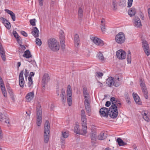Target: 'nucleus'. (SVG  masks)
<instances>
[{
  "label": "nucleus",
  "instance_id": "f257e3e1",
  "mask_svg": "<svg viewBox=\"0 0 150 150\" xmlns=\"http://www.w3.org/2000/svg\"><path fill=\"white\" fill-rule=\"evenodd\" d=\"M47 44L49 47L52 51H57L59 49V43L54 38H51L48 39Z\"/></svg>",
  "mask_w": 150,
  "mask_h": 150
},
{
  "label": "nucleus",
  "instance_id": "f03ea898",
  "mask_svg": "<svg viewBox=\"0 0 150 150\" xmlns=\"http://www.w3.org/2000/svg\"><path fill=\"white\" fill-rule=\"evenodd\" d=\"M37 111V125L40 126L42 122V111L41 106L40 103L38 102L36 107Z\"/></svg>",
  "mask_w": 150,
  "mask_h": 150
},
{
  "label": "nucleus",
  "instance_id": "7ed1b4c3",
  "mask_svg": "<svg viewBox=\"0 0 150 150\" xmlns=\"http://www.w3.org/2000/svg\"><path fill=\"white\" fill-rule=\"evenodd\" d=\"M50 126L49 122L46 120L44 125V142L47 143L48 142L49 136V134L50 133Z\"/></svg>",
  "mask_w": 150,
  "mask_h": 150
},
{
  "label": "nucleus",
  "instance_id": "20e7f679",
  "mask_svg": "<svg viewBox=\"0 0 150 150\" xmlns=\"http://www.w3.org/2000/svg\"><path fill=\"white\" fill-rule=\"evenodd\" d=\"M114 78L112 77H108L106 81V83L107 84H119L121 83L122 79L120 78L118 75H116Z\"/></svg>",
  "mask_w": 150,
  "mask_h": 150
},
{
  "label": "nucleus",
  "instance_id": "39448f33",
  "mask_svg": "<svg viewBox=\"0 0 150 150\" xmlns=\"http://www.w3.org/2000/svg\"><path fill=\"white\" fill-rule=\"evenodd\" d=\"M118 115V111L117 107L115 105H112L109 108L108 115L113 119L117 117Z\"/></svg>",
  "mask_w": 150,
  "mask_h": 150
},
{
  "label": "nucleus",
  "instance_id": "423d86ee",
  "mask_svg": "<svg viewBox=\"0 0 150 150\" xmlns=\"http://www.w3.org/2000/svg\"><path fill=\"white\" fill-rule=\"evenodd\" d=\"M116 42L118 44H121L124 43L125 40L124 34L122 32L119 33L115 36Z\"/></svg>",
  "mask_w": 150,
  "mask_h": 150
},
{
  "label": "nucleus",
  "instance_id": "0eeeda50",
  "mask_svg": "<svg viewBox=\"0 0 150 150\" xmlns=\"http://www.w3.org/2000/svg\"><path fill=\"white\" fill-rule=\"evenodd\" d=\"M67 99L68 104L71 106L72 103V90L70 85H68L67 91Z\"/></svg>",
  "mask_w": 150,
  "mask_h": 150
},
{
  "label": "nucleus",
  "instance_id": "6e6552de",
  "mask_svg": "<svg viewBox=\"0 0 150 150\" xmlns=\"http://www.w3.org/2000/svg\"><path fill=\"white\" fill-rule=\"evenodd\" d=\"M142 47L144 52L147 56H149L150 54V49L149 44L145 40H144L142 42Z\"/></svg>",
  "mask_w": 150,
  "mask_h": 150
},
{
  "label": "nucleus",
  "instance_id": "1a4fd4ad",
  "mask_svg": "<svg viewBox=\"0 0 150 150\" xmlns=\"http://www.w3.org/2000/svg\"><path fill=\"white\" fill-rule=\"evenodd\" d=\"M90 38L93 42L96 45L102 46L104 45L103 41L98 38L91 36L90 37Z\"/></svg>",
  "mask_w": 150,
  "mask_h": 150
},
{
  "label": "nucleus",
  "instance_id": "9d476101",
  "mask_svg": "<svg viewBox=\"0 0 150 150\" xmlns=\"http://www.w3.org/2000/svg\"><path fill=\"white\" fill-rule=\"evenodd\" d=\"M116 56L117 57L120 59H124L126 56V53L124 51L120 50L116 52Z\"/></svg>",
  "mask_w": 150,
  "mask_h": 150
},
{
  "label": "nucleus",
  "instance_id": "9b49d317",
  "mask_svg": "<svg viewBox=\"0 0 150 150\" xmlns=\"http://www.w3.org/2000/svg\"><path fill=\"white\" fill-rule=\"evenodd\" d=\"M109 110L106 108H101L99 112L101 116L108 117V115Z\"/></svg>",
  "mask_w": 150,
  "mask_h": 150
},
{
  "label": "nucleus",
  "instance_id": "f8f14e48",
  "mask_svg": "<svg viewBox=\"0 0 150 150\" xmlns=\"http://www.w3.org/2000/svg\"><path fill=\"white\" fill-rule=\"evenodd\" d=\"M74 132L77 134H81L83 135H85L87 133V131L86 130V132L83 130V132L81 131H80L79 129V126L78 123H76L75 125L74 130Z\"/></svg>",
  "mask_w": 150,
  "mask_h": 150
},
{
  "label": "nucleus",
  "instance_id": "ddd939ff",
  "mask_svg": "<svg viewBox=\"0 0 150 150\" xmlns=\"http://www.w3.org/2000/svg\"><path fill=\"white\" fill-rule=\"evenodd\" d=\"M84 105L86 110L87 112L88 113V115H90L89 114L91 112V106L88 100L87 99H86L84 101Z\"/></svg>",
  "mask_w": 150,
  "mask_h": 150
},
{
  "label": "nucleus",
  "instance_id": "4468645a",
  "mask_svg": "<svg viewBox=\"0 0 150 150\" xmlns=\"http://www.w3.org/2000/svg\"><path fill=\"white\" fill-rule=\"evenodd\" d=\"M82 121V130L84 131L85 133L86 132V130L87 131V119L86 117L81 118Z\"/></svg>",
  "mask_w": 150,
  "mask_h": 150
},
{
  "label": "nucleus",
  "instance_id": "2eb2a0df",
  "mask_svg": "<svg viewBox=\"0 0 150 150\" xmlns=\"http://www.w3.org/2000/svg\"><path fill=\"white\" fill-rule=\"evenodd\" d=\"M34 94L33 92H30L28 93L25 96L26 100L28 102H30L34 98Z\"/></svg>",
  "mask_w": 150,
  "mask_h": 150
},
{
  "label": "nucleus",
  "instance_id": "dca6fc26",
  "mask_svg": "<svg viewBox=\"0 0 150 150\" xmlns=\"http://www.w3.org/2000/svg\"><path fill=\"white\" fill-rule=\"evenodd\" d=\"M134 26L137 27L139 28L142 26L140 18L137 16H135L134 18Z\"/></svg>",
  "mask_w": 150,
  "mask_h": 150
},
{
  "label": "nucleus",
  "instance_id": "f3484780",
  "mask_svg": "<svg viewBox=\"0 0 150 150\" xmlns=\"http://www.w3.org/2000/svg\"><path fill=\"white\" fill-rule=\"evenodd\" d=\"M141 113L144 120L147 122L150 121V119L149 117V115L148 114V111L146 110L143 111Z\"/></svg>",
  "mask_w": 150,
  "mask_h": 150
},
{
  "label": "nucleus",
  "instance_id": "a211bd4d",
  "mask_svg": "<svg viewBox=\"0 0 150 150\" xmlns=\"http://www.w3.org/2000/svg\"><path fill=\"white\" fill-rule=\"evenodd\" d=\"M31 33L35 38L38 37L39 34V30L37 27H34L32 30Z\"/></svg>",
  "mask_w": 150,
  "mask_h": 150
},
{
  "label": "nucleus",
  "instance_id": "6ab92c4d",
  "mask_svg": "<svg viewBox=\"0 0 150 150\" xmlns=\"http://www.w3.org/2000/svg\"><path fill=\"white\" fill-rule=\"evenodd\" d=\"M50 77L49 75L47 74H45L43 76L42 79V82L44 84H45L47 83L50 80Z\"/></svg>",
  "mask_w": 150,
  "mask_h": 150
},
{
  "label": "nucleus",
  "instance_id": "aec40b11",
  "mask_svg": "<svg viewBox=\"0 0 150 150\" xmlns=\"http://www.w3.org/2000/svg\"><path fill=\"white\" fill-rule=\"evenodd\" d=\"M60 96L61 97V100L62 103L63 104H64L66 102V98L65 96V92L64 90L62 89L61 90Z\"/></svg>",
  "mask_w": 150,
  "mask_h": 150
},
{
  "label": "nucleus",
  "instance_id": "412c9836",
  "mask_svg": "<svg viewBox=\"0 0 150 150\" xmlns=\"http://www.w3.org/2000/svg\"><path fill=\"white\" fill-rule=\"evenodd\" d=\"M136 12V9L134 7H133L129 9L128 13L130 17H132L135 15Z\"/></svg>",
  "mask_w": 150,
  "mask_h": 150
},
{
  "label": "nucleus",
  "instance_id": "4be33fe9",
  "mask_svg": "<svg viewBox=\"0 0 150 150\" xmlns=\"http://www.w3.org/2000/svg\"><path fill=\"white\" fill-rule=\"evenodd\" d=\"M23 70H22L19 75V84H24V81L23 76Z\"/></svg>",
  "mask_w": 150,
  "mask_h": 150
},
{
  "label": "nucleus",
  "instance_id": "5701e85b",
  "mask_svg": "<svg viewBox=\"0 0 150 150\" xmlns=\"http://www.w3.org/2000/svg\"><path fill=\"white\" fill-rule=\"evenodd\" d=\"M133 96L134 100L136 103L138 104H141V102L140 101L139 97L137 94L136 93H133Z\"/></svg>",
  "mask_w": 150,
  "mask_h": 150
},
{
  "label": "nucleus",
  "instance_id": "b1692460",
  "mask_svg": "<svg viewBox=\"0 0 150 150\" xmlns=\"http://www.w3.org/2000/svg\"><path fill=\"white\" fill-rule=\"evenodd\" d=\"M5 11L8 13L9 14L13 21H15L16 20V16L14 13L12 11L8 9H5Z\"/></svg>",
  "mask_w": 150,
  "mask_h": 150
},
{
  "label": "nucleus",
  "instance_id": "393cba45",
  "mask_svg": "<svg viewBox=\"0 0 150 150\" xmlns=\"http://www.w3.org/2000/svg\"><path fill=\"white\" fill-rule=\"evenodd\" d=\"M107 137V134L102 132L98 136V139L100 140L105 139Z\"/></svg>",
  "mask_w": 150,
  "mask_h": 150
},
{
  "label": "nucleus",
  "instance_id": "a878e982",
  "mask_svg": "<svg viewBox=\"0 0 150 150\" xmlns=\"http://www.w3.org/2000/svg\"><path fill=\"white\" fill-rule=\"evenodd\" d=\"M0 54L3 61H5L6 60V55L3 48L0 49Z\"/></svg>",
  "mask_w": 150,
  "mask_h": 150
},
{
  "label": "nucleus",
  "instance_id": "bb28decb",
  "mask_svg": "<svg viewBox=\"0 0 150 150\" xmlns=\"http://www.w3.org/2000/svg\"><path fill=\"white\" fill-rule=\"evenodd\" d=\"M79 36L78 34H76L74 36V41L75 45L78 46L79 45L80 41L79 39Z\"/></svg>",
  "mask_w": 150,
  "mask_h": 150
},
{
  "label": "nucleus",
  "instance_id": "cd10ccee",
  "mask_svg": "<svg viewBox=\"0 0 150 150\" xmlns=\"http://www.w3.org/2000/svg\"><path fill=\"white\" fill-rule=\"evenodd\" d=\"M4 85H1L0 87L2 93L4 96L6 98L7 97V94Z\"/></svg>",
  "mask_w": 150,
  "mask_h": 150
},
{
  "label": "nucleus",
  "instance_id": "c85d7f7f",
  "mask_svg": "<svg viewBox=\"0 0 150 150\" xmlns=\"http://www.w3.org/2000/svg\"><path fill=\"white\" fill-rule=\"evenodd\" d=\"M23 56L27 58H29L32 57V55L30 54V51L27 50L25 51Z\"/></svg>",
  "mask_w": 150,
  "mask_h": 150
},
{
  "label": "nucleus",
  "instance_id": "c756f323",
  "mask_svg": "<svg viewBox=\"0 0 150 150\" xmlns=\"http://www.w3.org/2000/svg\"><path fill=\"white\" fill-rule=\"evenodd\" d=\"M117 142L118 143V144L120 146H122L126 145L127 143L123 141L120 138H118L117 139Z\"/></svg>",
  "mask_w": 150,
  "mask_h": 150
},
{
  "label": "nucleus",
  "instance_id": "7c9ffc66",
  "mask_svg": "<svg viewBox=\"0 0 150 150\" xmlns=\"http://www.w3.org/2000/svg\"><path fill=\"white\" fill-rule=\"evenodd\" d=\"M83 96L86 99H87L86 98L88 97L89 96V94L87 92V90L86 88H83Z\"/></svg>",
  "mask_w": 150,
  "mask_h": 150
},
{
  "label": "nucleus",
  "instance_id": "2f4dec72",
  "mask_svg": "<svg viewBox=\"0 0 150 150\" xmlns=\"http://www.w3.org/2000/svg\"><path fill=\"white\" fill-rule=\"evenodd\" d=\"M97 57L99 60L101 61H103L104 60L103 54L100 52L98 53Z\"/></svg>",
  "mask_w": 150,
  "mask_h": 150
},
{
  "label": "nucleus",
  "instance_id": "473e14b6",
  "mask_svg": "<svg viewBox=\"0 0 150 150\" xmlns=\"http://www.w3.org/2000/svg\"><path fill=\"white\" fill-rule=\"evenodd\" d=\"M127 59L128 63H130L131 61V52L129 50L128 51L127 55Z\"/></svg>",
  "mask_w": 150,
  "mask_h": 150
},
{
  "label": "nucleus",
  "instance_id": "72a5a7b5",
  "mask_svg": "<svg viewBox=\"0 0 150 150\" xmlns=\"http://www.w3.org/2000/svg\"><path fill=\"white\" fill-rule=\"evenodd\" d=\"M118 4L119 6L123 7L126 5V0H120V2L118 3Z\"/></svg>",
  "mask_w": 150,
  "mask_h": 150
},
{
  "label": "nucleus",
  "instance_id": "f704fd0d",
  "mask_svg": "<svg viewBox=\"0 0 150 150\" xmlns=\"http://www.w3.org/2000/svg\"><path fill=\"white\" fill-rule=\"evenodd\" d=\"M78 14L79 18H81L83 16V10L80 7L78 11Z\"/></svg>",
  "mask_w": 150,
  "mask_h": 150
},
{
  "label": "nucleus",
  "instance_id": "c9c22d12",
  "mask_svg": "<svg viewBox=\"0 0 150 150\" xmlns=\"http://www.w3.org/2000/svg\"><path fill=\"white\" fill-rule=\"evenodd\" d=\"M69 136L68 133L62 131L61 137H64V138H67Z\"/></svg>",
  "mask_w": 150,
  "mask_h": 150
},
{
  "label": "nucleus",
  "instance_id": "e433bc0d",
  "mask_svg": "<svg viewBox=\"0 0 150 150\" xmlns=\"http://www.w3.org/2000/svg\"><path fill=\"white\" fill-rule=\"evenodd\" d=\"M63 33V34H60V42H65V37L64 35V33L63 31H62Z\"/></svg>",
  "mask_w": 150,
  "mask_h": 150
},
{
  "label": "nucleus",
  "instance_id": "4c0bfd02",
  "mask_svg": "<svg viewBox=\"0 0 150 150\" xmlns=\"http://www.w3.org/2000/svg\"><path fill=\"white\" fill-rule=\"evenodd\" d=\"M96 133L95 132H94L92 133L91 134V139L92 140H95L96 139Z\"/></svg>",
  "mask_w": 150,
  "mask_h": 150
},
{
  "label": "nucleus",
  "instance_id": "58836bf2",
  "mask_svg": "<svg viewBox=\"0 0 150 150\" xmlns=\"http://www.w3.org/2000/svg\"><path fill=\"white\" fill-rule=\"evenodd\" d=\"M65 139L61 137V147L62 148H64V145L65 144Z\"/></svg>",
  "mask_w": 150,
  "mask_h": 150
},
{
  "label": "nucleus",
  "instance_id": "ea45409f",
  "mask_svg": "<svg viewBox=\"0 0 150 150\" xmlns=\"http://www.w3.org/2000/svg\"><path fill=\"white\" fill-rule=\"evenodd\" d=\"M103 75V73L100 72H97L96 73L95 76L100 78H101Z\"/></svg>",
  "mask_w": 150,
  "mask_h": 150
},
{
  "label": "nucleus",
  "instance_id": "a19ab883",
  "mask_svg": "<svg viewBox=\"0 0 150 150\" xmlns=\"http://www.w3.org/2000/svg\"><path fill=\"white\" fill-rule=\"evenodd\" d=\"M112 5L113 6V9L114 11H116L117 9V4L116 2L114 1L112 2Z\"/></svg>",
  "mask_w": 150,
  "mask_h": 150
},
{
  "label": "nucleus",
  "instance_id": "79ce46f5",
  "mask_svg": "<svg viewBox=\"0 0 150 150\" xmlns=\"http://www.w3.org/2000/svg\"><path fill=\"white\" fill-rule=\"evenodd\" d=\"M143 93L144 94V97L145 98L147 99L148 98V91L147 90H146L142 91Z\"/></svg>",
  "mask_w": 150,
  "mask_h": 150
},
{
  "label": "nucleus",
  "instance_id": "37998d69",
  "mask_svg": "<svg viewBox=\"0 0 150 150\" xmlns=\"http://www.w3.org/2000/svg\"><path fill=\"white\" fill-rule=\"evenodd\" d=\"M36 43L37 45L39 46H40L42 44V41L40 39L38 38H36Z\"/></svg>",
  "mask_w": 150,
  "mask_h": 150
},
{
  "label": "nucleus",
  "instance_id": "c03bdc74",
  "mask_svg": "<svg viewBox=\"0 0 150 150\" xmlns=\"http://www.w3.org/2000/svg\"><path fill=\"white\" fill-rule=\"evenodd\" d=\"M9 94H10V96L12 99V100L13 101H15V98L14 97V94L13 93V91H10L9 93Z\"/></svg>",
  "mask_w": 150,
  "mask_h": 150
},
{
  "label": "nucleus",
  "instance_id": "a18cd8bd",
  "mask_svg": "<svg viewBox=\"0 0 150 150\" xmlns=\"http://www.w3.org/2000/svg\"><path fill=\"white\" fill-rule=\"evenodd\" d=\"M101 28L102 32L104 33L105 32V24L102 23L101 24Z\"/></svg>",
  "mask_w": 150,
  "mask_h": 150
},
{
  "label": "nucleus",
  "instance_id": "49530a36",
  "mask_svg": "<svg viewBox=\"0 0 150 150\" xmlns=\"http://www.w3.org/2000/svg\"><path fill=\"white\" fill-rule=\"evenodd\" d=\"M36 20L35 19H33L30 20V24L32 26H35V22Z\"/></svg>",
  "mask_w": 150,
  "mask_h": 150
},
{
  "label": "nucleus",
  "instance_id": "de8ad7c7",
  "mask_svg": "<svg viewBox=\"0 0 150 150\" xmlns=\"http://www.w3.org/2000/svg\"><path fill=\"white\" fill-rule=\"evenodd\" d=\"M81 118L86 117L85 111L84 110H81Z\"/></svg>",
  "mask_w": 150,
  "mask_h": 150
},
{
  "label": "nucleus",
  "instance_id": "09e8293b",
  "mask_svg": "<svg viewBox=\"0 0 150 150\" xmlns=\"http://www.w3.org/2000/svg\"><path fill=\"white\" fill-rule=\"evenodd\" d=\"M4 25L8 29H10L11 28V24L8 21L7 22V23H6Z\"/></svg>",
  "mask_w": 150,
  "mask_h": 150
},
{
  "label": "nucleus",
  "instance_id": "8fccbe9b",
  "mask_svg": "<svg viewBox=\"0 0 150 150\" xmlns=\"http://www.w3.org/2000/svg\"><path fill=\"white\" fill-rule=\"evenodd\" d=\"M0 19L2 21V23L4 25L6 24V23H7V22L8 21V20L2 17L0 18Z\"/></svg>",
  "mask_w": 150,
  "mask_h": 150
},
{
  "label": "nucleus",
  "instance_id": "3c124183",
  "mask_svg": "<svg viewBox=\"0 0 150 150\" xmlns=\"http://www.w3.org/2000/svg\"><path fill=\"white\" fill-rule=\"evenodd\" d=\"M133 0H128L127 7L129 8L132 5Z\"/></svg>",
  "mask_w": 150,
  "mask_h": 150
},
{
  "label": "nucleus",
  "instance_id": "603ef678",
  "mask_svg": "<svg viewBox=\"0 0 150 150\" xmlns=\"http://www.w3.org/2000/svg\"><path fill=\"white\" fill-rule=\"evenodd\" d=\"M65 42H60L61 48L62 50L63 51L64 50L65 48Z\"/></svg>",
  "mask_w": 150,
  "mask_h": 150
},
{
  "label": "nucleus",
  "instance_id": "864d4df0",
  "mask_svg": "<svg viewBox=\"0 0 150 150\" xmlns=\"http://www.w3.org/2000/svg\"><path fill=\"white\" fill-rule=\"evenodd\" d=\"M16 39H17V42L19 45H20V44H21L22 43V40L21 39V38L20 36Z\"/></svg>",
  "mask_w": 150,
  "mask_h": 150
},
{
  "label": "nucleus",
  "instance_id": "5fc2aeb1",
  "mask_svg": "<svg viewBox=\"0 0 150 150\" xmlns=\"http://www.w3.org/2000/svg\"><path fill=\"white\" fill-rule=\"evenodd\" d=\"M110 101L112 103V104L114 105L115 104V102H117L116 100H115V98L114 97H112L110 99Z\"/></svg>",
  "mask_w": 150,
  "mask_h": 150
},
{
  "label": "nucleus",
  "instance_id": "6e6d98bb",
  "mask_svg": "<svg viewBox=\"0 0 150 150\" xmlns=\"http://www.w3.org/2000/svg\"><path fill=\"white\" fill-rule=\"evenodd\" d=\"M4 115L1 113H0V121L2 122L4 120Z\"/></svg>",
  "mask_w": 150,
  "mask_h": 150
},
{
  "label": "nucleus",
  "instance_id": "4d7b16f0",
  "mask_svg": "<svg viewBox=\"0 0 150 150\" xmlns=\"http://www.w3.org/2000/svg\"><path fill=\"white\" fill-rule=\"evenodd\" d=\"M13 35H14V37L16 38H17L19 37V36L18 35V34L16 32V31H13Z\"/></svg>",
  "mask_w": 150,
  "mask_h": 150
},
{
  "label": "nucleus",
  "instance_id": "13d9d810",
  "mask_svg": "<svg viewBox=\"0 0 150 150\" xmlns=\"http://www.w3.org/2000/svg\"><path fill=\"white\" fill-rule=\"evenodd\" d=\"M28 79L29 81V84H33V81L32 77L29 76L28 77Z\"/></svg>",
  "mask_w": 150,
  "mask_h": 150
},
{
  "label": "nucleus",
  "instance_id": "bf43d9fd",
  "mask_svg": "<svg viewBox=\"0 0 150 150\" xmlns=\"http://www.w3.org/2000/svg\"><path fill=\"white\" fill-rule=\"evenodd\" d=\"M113 105H115L117 107H117L118 108H120L121 106V104L120 103H117V102H115V104H114Z\"/></svg>",
  "mask_w": 150,
  "mask_h": 150
},
{
  "label": "nucleus",
  "instance_id": "052dcab7",
  "mask_svg": "<svg viewBox=\"0 0 150 150\" xmlns=\"http://www.w3.org/2000/svg\"><path fill=\"white\" fill-rule=\"evenodd\" d=\"M21 34L25 37H27L28 36V34L26 32L24 31H21Z\"/></svg>",
  "mask_w": 150,
  "mask_h": 150
},
{
  "label": "nucleus",
  "instance_id": "680f3d73",
  "mask_svg": "<svg viewBox=\"0 0 150 150\" xmlns=\"http://www.w3.org/2000/svg\"><path fill=\"white\" fill-rule=\"evenodd\" d=\"M29 74V71L27 70V69H25V72L24 74L25 77L26 78L28 76Z\"/></svg>",
  "mask_w": 150,
  "mask_h": 150
},
{
  "label": "nucleus",
  "instance_id": "e2e57ef3",
  "mask_svg": "<svg viewBox=\"0 0 150 150\" xmlns=\"http://www.w3.org/2000/svg\"><path fill=\"white\" fill-rule=\"evenodd\" d=\"M141 87L142 91L147 90L145 85H141Z\"/></svg>",
  "mask_w": 150,
  "mask_h": 150
},
{
  "label": "nucleus",
  "instance_id": "0e129e2a",
  "mask_svg": "<svg viewBox=\"0 0 150 150\" xmlns=\"http://www.w3.org/2000/svg\"><path fill=\"white\" fill-rule=\"evenodd\" d=\"M111 104V103L109 101H107L105 103V105L107 107H109Z\"/></svg>",
  "mask_w": 150,
  "mask_h": 150
},
{
  "label": "nucleus",
  "instance_id": "69168bd1",
  "mask_svg": "<svg viewBox=\"0 0 150 150\" xmlns=\"http://www.w3.org/2000/svg\"><path fill=\"white\" fill-rule=\"evenodd\" d=\"M7 88L8 91V93H9L10 91H12V89L11 88V87L9 86V85H7Z\"/></svg>",
  "mask_w": 150,
  "mask_h": 150
},
{
  "label": "nucleus",
  "instance_id": "338daca9",
  "mask_svg": "<svg viewBox=\"0 0 150 150\" xmlns=\"http://www.w3.org/2000/svg\"><path fill=\"white\" fill-rule=\"evenodd\" d=\"M39 5L42 6L43 4V0H38Z\"/></svg>",
  "mask_w": 150,
  "mask_h": 150
},
{
  "label": "nucleus",
  "instance_id": "774afa93",
  "mask_svg": "<svg viewBox=\"0 0 150 150\" xmlns=\"http://www.w3.org/2000/svg\"><path fill=\"white\" fill-rule=\"evenodd\" d=\"M124 96H125V99H126L127 98L129 97L128 93H125V94Z\"/></svg>",
  "mask_w": 150,
  "mask_h": 150
}]
</instances>
